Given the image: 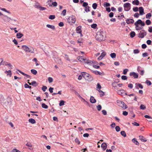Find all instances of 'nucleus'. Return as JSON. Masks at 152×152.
I'll return each instance as SVG.
<instances>
[{"instance_id": "nucleus-7", "label": "nucleus", "mask_w": 152, "mask_h": 152, "mask_svg": "<svg viewBox=\"0 0 152 152\" xmlns=\"http://www.w3.org/2000/svg\"><path fill=\"white\" fill-rule=\"evenodd\" d=\"M67 21L70 24H72L75 23L76 22V19L75 16H70L67 19Z\"/></svg>"}, {"instance_id": "nucleus-41", "label": "nucleus", "mask_w": 152, "mask_h": 152, "mask_svg": "<svg viewBox=\"0 0 152 152\" xmlns=\"http://www.w3.org/2000/svg\"><path fill=\"white\" fill-rule=\"evenodd\" d=\"M97 26V25L96 23L93 24L91 25V27L94 29L96 28Z\"/></svg>"}, {"instance_id": "nucleus-22", "label": "nucleus", "mask_w": 152, "mask_h": 152, "mask_svg": "<svg viewBox=\"0 0 152 152\" xmlns=\"http://www.w3.org/2000/svg\"><path fill=\"white\" fill-rule=\"evenodd\" d=\"M139 137L142 141L146 142L147 141L146 139L143 136L140 135L139 136Z\"/></svg>"}, {"instance_id": "nucleus-5", "label": "nucleus", "mask_w": 152, "mask_h": 152, "mask_svg": "<svg viewBox=\"0 0 152 152\" xmlns=\"http://www.w3.org/2000/svg\"><path fill=\"white\" fill-rule=\"evenodd\" d=\"M82 75L85 79L88 81H91L92 80V77L88 73L82 72Z\"/></svg>"}, {"instance_id": "nucleus-53", "label": "nucleus", "mask_w": 152, "mask_h": 152, "mask_svg": "<svg viewBox=\"0 0 152 152\" xmlns=\"http://www.w3.org/2000/svg\"><path fill=\"white\" fill-rule=\"evenodd\" d=\"M140 108L141 109L144 110L146 108V107L144 105L141 104L140 107Z\"/></svg>"}, {"instance_id": "nucleus-38", "label": "nucleus", "mask_w": 152, "mask_h": 152, "mask_svg": "<svg viewBox=\"0 0 152 152\" xmlns=\"http://www.w3.org/2000/svg\"><path fill=\"white\" fill-rule=\"evenodd\" d=\"M42 108L46 109L48 108V106L45 103L42 104Z\"/></svg>"}, {"instance_id": "nucleus-40", "label": "nucleus", "mask_w": 152, "mask_h": 152, "mask_svg": "<svg viewBox=\"0 0 152 152\" xmlns=\"http://www.w3.org/2000/svg\"><path fill=\"white\" fill-rule=\"evenodd\" d=\"M152 15L150 13H148L146 15V18H149L150 19V17Z\"/></svg>"}, {"instance_id": "nucleus-54", "label": "nucleus", "mask_w": 152, "mask_h": 152, "mask_svg": "<svg viewBox=\"0 0 152 152\" xmlns=\"http://www.w3.org/2000/svg\"><path fill=\"white\" fill-rule=\"evenodd\" d=\"M75 94L80 99H83V98L80 96L79 94L76 91H75Z\"/></svg>"}, {"instance_id": "nucleus-50", "label": "nucleus", "mask_w": 152, "mask_h": 152, "mask_svg": "<svg viewBox=\"0 0 152 152\" xmlns=\"http://www.w3.org/2000/svg\"><path fill=\"white\" fill-rule=\"evenodd\" d=\"M96 108H97L98 110L99 111L101 109L102 106L100 105H99L97 106Z\"/></svg>"}, {"instance_id": "nucleus-23", "label": "nucleus", "mask_w": 152, "mask_h": 152, "mask_svg": "<svg viewBox=\"0 0 152 152\" xmlns=\"http://www.w3.org/2000/svg\"><path fill=\"white\" fill-rule=\"evenodd\" d=\"M91 64H88V65L92 66L94 67V68H96V69H98L99 68V66H97L94 65V63L93 61H91Z\"/></svg>"}, {"instance_id": "nucleus-60", "label": "nucleus", "mask_w": 152, "mask_h": 152, "mask_svg": "<svg viewBox=\"0 0 152 152\" xmlns=\"http://www.w3.org/2000/svg\"><path fill=\"white\" fill-rule=\"evenodd\" d=\"M133 52L134 54H137L139 53L140 51L138 49H135L134 50Z\"/></svg>"}, {"instance_id": "nucleus-55", "label": "nucleus", "mask_w": 152, "mask_h": 152, "mask_svg": "<svg viewBox=\"0 0 152 152\" xmlns=\"http://www.w3.org/2000/svg\"><path fill=\"white\" fill-rule=\"evenodd\" d=\"M145 23L147 25H149L151 23V21L149 20H147L145 21Z\"/></svg>"}, {"instance_id": "nucleus-3", "label": "nucleus", "mask_w": 152, "mask_h": 152, "mask_svg": "<svg viewBox=\"0 0 152 152\" xmlns=\"http://www.w3.org/2000/svg\"><path fill=\"white\" fill-rule=\"evenodd\" d=\"M22 49L26 52L31 53H34V49L32 47L28 48L27 46L23 45H22L21 48Z\"/></svg>"}, {"instance_id": "nucleus-48", "label": "nucleus", "mask_w": 152, "mask_h": 152, "mask_svg": "<svg viewBox=\"0 0 152 152\" xmlns=\"http://www.w3.org/2000/svg\"><path fill=\"white\" fill-rule=\"evenodd\" d=\"M136 86H138V87L141 89H142L143 88V86L140 84L139 83H136L135 84Z\"/></svg>"}, {"instance_id": "nucleus-45", "label": "nucleus", "mask_w": 152, "mask_h": 152, "mask_svg": "<svg viewBox=\"0 0 152 152\" xmlns=\"http://www.w3.org/2000/svg\"><path fill=\"white\" fill-rule=\"evenodd\" d=\"M52 5L53 6V7H56L57 6V3L56 2V1H55V2H52Z\"/></svg>"}, {"instance_id": "nucleus-18", "label": "nucleus", "mask_w": 152, "mask_h": 152, "mask_svg": "<svg viewBox=\"0 0 152 152\" xmlns=\"http://www.w3.org/2000/svg\"><path fill=\"white\" fill-rule=\"evenodd\" d=\"M101 147L103 148V149L104 151L106 149L107 147V145L106 143L105 142L103 143L102 144Z\"/></svg>"}, {"instance_id": "nucleus-1", "label": "nucleus", "mask_w": 152, "mask_h": 152, "mask_svg": "<svg viewBox=\"0 0 152 152\" xmlns=\"http://www.w3.org/2000/svg\"><path fill=\"white\" fill-rule=\"evenodd\" d=\"M105 35L103 31H98L96 35V40L99 41H103L105 39Z\"/></svg>"}, {"instance_id": "nucleus-13", "label": "nucleus", "mask_w": 152, "mask_h": 152, "mask_svg": "<svg viewBox=\"0 0 152 152\" xmlns=\"http://www.w3.org/2000/svg\"><path fill=\"white\" fill-rule=\"evenodd\" d=\"M45 52L46 56L50 58H51L53 56V52L46 51V52Z\"/></svg>"}, {"instance_id": "nucleus-32", "label": "nucleus", "mask_w": 152, "mask_h": 152, "mask_svg": "<svg viewBox=\"0 0 152 152\" xmlns=\"http://www.w3.org/2000/svg\"><path fill=\"white\" fill-rule=\"evenodd\" d=\"M110 56L112 58H115L116 57V54L115 53H111L110 54Z\"/></svg>"}, {"instance_id": "nucleus-31", "label": "nucleus", "mask_w": 152, "mask_h": 152, "mask_svg": "<svg viewBox=\"0 0 152 152\" xmlns=\"http://www.w3.org/2000/svg\"><path fill=\"white\" fill-rule=\"evenodd\" d=\"M132 141L134 142L136 145H138L139 143L137 141L136 139L134 138L132 139Z\"/></svg>"}, {"instance_id": "nucleus-51", "label": "nucleus", "mask_w": 152, "mask_h": 152, "mask_svg": "<svg viewBox=\"0 0 152 152\" xmlns=\"http://www.w3.org/2000/svg\"><path fill=\"white\" fill-rule=\"evenodd\" d=\"M121 79L123 80H126L127 79V77L125 75H123L121 76Z\"/></svg>"}, {"instance_id": "nucleus-10", "label": "nucleus", "mask_w": 152, "mask_h": 152, "mask_svg": "<svg viewBox=\"0 0 152 152\" xmlns=\"http://www.w3.org/2000/svg\"><path fill=\"white\" fill-rule=\"evenodd\" d=\"M147 34V33L144 30L141 31L138 34V37L143 38Z\"/></svg>"}, {"instance_id": "nucleus-59", "label": "nucleus", "mask_w": 152, "mask_h": 152, "mask_svg": "<svg viewBox=\"0 0 152 152\" xmlns=\"http://www.w3.org/2000/svg\"><path fill=\"white\" fill-rule=\"evenodd\" d=\"M144 117L146 118H148L149 119H152V118L151 116H149L148 115H145Z\"/></svg>"}, {"instance_id": "nucleus-4", "label": "nucleus", "mask_w": 152, "mask_h": 152, "mask_svg": "<svg viewBox=\"0 0 152 152\" xmlns=\"http://www.w3.org/2000/svg\"><path fill=\"white\" fill-rule=\"evenodd\" d=\"M1 102L6 106H9L11 104L12 100L9 98H7V99H5L4 98Z\"/></svg>"}, {"instance_id": "nucleus-28", "label": "nucleus", "mask_w": 152, "mask_h": 152, "mask_svg": "<svg viewBox=\"0 0 152 152\" xmlns=\"http://www.w3.org/2000/svg\"><path fill=\"white\" fill-rule=\"evenodd\" d=\"M4 73L6 74H7V75H9L10 77L12 75L11 71L10 70H9V71H5Z\"/></svg>"}, {"instance_id": "nucleus-12", "label": "nucleus", "mask_w": 152, "mask_h": 152, "mask_svg": "<svg viewBox=\"0 0 152 152\" xmlns=\"http://www.w3.org/2000/svg\"><path fill=\"white\" fill-rule=\"evenodd\" d=\"M81 26H79L76 28V31L77 33L80 34V36L81 37H82L83 35L82 34L81 32L82 31L81 29Z\"/></svg>"}, {"instance_id": "nucleus-20", "label": "nucleus", "mask_w": 152, "mask_h": 152, "mask_svg": "<svg viewBox=\"0 0 152 152\" xmlns=\"http://www.w3.org/2000/svg\"><path fill=\"white\" fill-rule=\"evenodd\" d=\"M138 24L135 23L134 25L135 26L136 29L137 30H140L142 29V28L140 27H139Z\"/></svg>"}, {"instance_id": "nucleus-17", "label": "nucleus", "mask_w": 152, "mask_h": 152, "mask_svg": "<svg viewBox=\"0 0 152 152\" xmlns=\"http://www.w3.org/2000/svg\"><path fill=\"white\" fill-rule=\"evenodd\" d=\"M140 14V15H142L144 14V9L142 7H140L139 8Z\"/></svg>"}, {"instance_id": "nucleus-8", "label": "nucleus", "mask_w": 152, "mask_h": 152, "mask_svg": "<svg viewBox=\"0 0 152 152\" xmlns=\"http://www.w3.org/2000/svg\"><path fill=\"white\" fill-rule=\"evenodd\" d=\"M117 103L118 104L119 106L124 109H126L127 108V106L123 101L119 100L117 101Z\"/></svg>"}, {"instance_id": "nucleus-42", "label": "nucleus", "mask_w": 152, "mask_h": 152, "mask_svg": "<svg viewBox=\"0 0 152 152\" xmlns=\"http://www.w3.org/2000/svg\"><path fill=\"white\" fill-rule=\"evenodd\" d=\"M3 58H0V65H4V62L3 61Z\"/></svg>"}, {"instance_id": "nucleus-27", "label": "nucleus", "mask_w": 152, "mask_h": 152, "mask_svg": "<svg viewBox=\"0 0 152 152\" xmlns=\"http://www.w3.org/2000/svg\"><path fill=\"white\" fill-rule=\"evenodd\" d=\"M23 36V34L21 33H18L16 34V37L18 38H20Z\"/></svg>"}, {"instance_id": "nucleus-9", "label": "nucleus", "mask_w": 152, "mask_h": 152, "mask_svg": "<svg viewBox=\"0 0 152 152\" xmlns=\"http://www.w3.org/2000/svg\"><path fill=\"white\" fill-rule=\"evenodd\" d=\"M124 10L128 11L131 9V4L129 3H126L124 4Z\"/></svg>"}, {"instance_id": "nucleus-21", "label": "nucleus", "mask_w": 152, "mask_h": 152, "mask_svg": "<svg viewBox=\"0 0 152 152\" xmlns=\"http://www.w3.org/2000/svg\"><path fill=\"white\" fill-rule=\"evenodd\" d=\"M126 22L128 24L131 23H133L134 22V20L132 19H127L126 20Z\"/></svg>"}, {"instance_id": "nucleus-43", "label": "nucleus", "mask_w": 152, "mask_h": 152, "mask_svg": "<svg viewBox=\"0 0 152 152\" xmlns=\"http://www.w3.org/2000/svg\"><path fill=\"white\" fill-rule=\"evenodd\" d=\"M66 10L65 9L64 10L62 11V13H61V14L63 15V16H64L66 14Z\"/></svg>"}, {"instance_id": "nucleus-26", "label": "nucleus", "mask_w": 152, "mask_h": 152, "mask_svg": "<svg viewBox=\"0 0 152 152\" xmlns=\"http://www.w3.org/2000/svg\"><path fill=\"white\" fill-rule=\"evenodd\" d=\"M132 3L134 5H138L139 4V2L138 0H134L132 1Z\"/></svg>"}, {"instance_id": "nucleus-19", "label": "nucleus", "mask_w": 152, "mask_h": 152, "mask_svg": "<svg viewBox=\"0 0 152 152\" xmlns=\"http://www.w3.org/2000/svg\"><path fill=\"white\" fill-rule=\"evenodd\" d=\"M90 102L91 103H94L96 102V100L93 96H91L90 99Z\"/></svg>"}, {"instance_id": "nucleus-56", "label": "nucleus", "mask_w": 152, "mask_h": 152, "mask_svg": "<svg viewBox=\"0 0 152 152\" xmlns=\"http://www.w3.org/2000/svg\"><path fill=\"white\" fill-rule=\"evenodd\" d=\"M116 131L117 132H119L120 131V128L119 126H117L115 128Z\"/></svg>"}, {"instance_id": "nucleus-47", "label": "nucleus", "mask_w": 152, "mask_h": 152, "mask_svg": "<svg viewBox=\"0 0 152 152\" xmlns=\"http://www.w3.org/2000/svg\"><path fill=\"white\" fill-rule=\"evenodd\" d=\"M85 10L86 12H88L90 11L89 7L88 6L85 7Z\"/></svg>"}, {"instance_id": "nucleus-16", "label": "nucleus", "mask_w": 152, "mask_h": 152, "mask_svg": "<svg viewBox=\"0 0 152 152\" xmlns=\"http://www.w3.org/2000/svg\"><path fill=\"white\" fill-rule=\"evenodd\" d=\"M106 54L105 52H102L100 56L98 58V60H101L106 55Z\"/></svg>"}, {"instance_id": "nucleus-33", "label": "nucleus", "mask_w": 152, "mask_h": 152, "mask_svg": "<svg viewBox=\"0 0 152 152\" xmlns=\"http://www.w3.org/2000/svg\"><path fill=\"white\" fill-rule=\"evenodd\" d=\"M124 90H119L117 91V93L119 95H121L124 93Z\"/></svg>"}, {"instance_id": "nucleus-6", "label": "nucleus", "mask_w": 152, "mask_h": 152, "mask_svg": "<svg viewBox=\"0 0 152 152\" xmlns=\"http://www.w3.org/2000/svg\"><path fill=\"white\" fill-rule=\"evenodd\" d=\"M78 60L82 62L85 63L88 65L92 63L91 61L87 60L82 56L79 57Z\"/></svg>"}, {"instance_id": "nucleus-30", "label": "nucleus", "mask_w": 152, "mask_h": 152, "mask_svg": "<svg viewBox=\"0 0 152 152\" xmlns=\"http://www.w3.org/2000/svg\"><path fill=\"white\" fill-rule=\"evenodd\" d=\"M29 85H32V86H36L37 85V84L36 82L35 81H33L31 83H29Z\"/></svg>"}, {"instance_id": "nucleus-2", "label": "nucleus", "mask_w": 152, "mask_h": 152, "mask_svg": "<svg viewBox=\"0 0 152 152\" xmlns=\"http://www.w3.org/2000/svg\"><path fill=\"white\" fill-rule=\"evenodd\" d=\"M1 18L3 21L5 23H10L11 21L13 22L12 23V24L14 25H15L13 22L16 21V19H12L6 15H3Z\"/></svg>"}, {"instance_id": "nucleus-64", "label": "nucleus", "mask_w": 152, "mask_h": 152, "mask_svg": "<svg viewBox=\"0 0 152 152\" xmlns=\"http://www.w3.org/2000/svg\"><path fill=\"white\" fill-rule=\"evenodd\" d=\"M102 113L104 115H106L107 114V111L105 110H103L102 111Z\"/></svg>"}, {"instance_id": "nucleus-52", "label": "nucleus", "mask_w": 152, "mask_h": 152, "mask_svg": "<svg viewBox=\"0 0 152 152\" xmlns=\"http://www.w3.org/2000/svg\"><path fill=\"white\" fill-rule=\"evenodd\" d=\"M48 80L49 83L52 82L53 80V78L51 77H49Z\"/></svg>"}, {"instance_id": "nucleus-61", "label": "nucleus", "mask_w": 152, "mask_h": 152, "mask_svg": "<svg viewBox=\"0 0 152 152\" xmlns=\"http://www.w3.org/2000/svg\"><path fill=\"white\" fill-rule=\"evenodd\" d=\"M128 71V69H124V70H123V74L124 75H126L127 72Z\"/></svg>"}, {"instance_id": "nucleus-63", "label": "nucleus", "mask_w": 152, "mask_h": 152, "mask_svg": "<svg viewBox=\"0 0 152 152\" xmlns=\"http://www.w3.org/2000/svg\"><path fill=\"white\" fill-rule=\"evenodd\" d=\"M133 10L134 11L137 12L138 11V8L137 7H135L133 8Z\"/></svg>"}, {"instance_id": "nucleus-15", "label": "nucleus", "mask_w": 152, "mask_h": 152, "mask_svg": "<svg viewBox=\"0 0 152 152\" xmlns=\"http://www.w3.org/2000/svg\"><path fill=\"white\" fill-rule=\"evenodd\" d=\"M135 23L138 24H140L141 26H144L145 25V23L140 19L138 20Z\"/></svg>"}, {"instance_id": "nucleus-11", "label": "nucleus", "mask_w": 152, "mask_h": 152, "mask_svg": "<svg viewBox=\"0 0 152 152\" xmlns=\"http://www.w3.org/2000/svg\"><path fill=\"white\" fill-rule=\"evenodd\" d=\"M35 7L39 9L40 10H46V8L45 7H42L41 6L38 4H36L35 6Z\"/></svg>"}, {"instance_id": "nucleus-14", "label": "nucleus", "mask_w": 152, "mask_h": 152, "mask_svg": "<svg viewBox=\"0 0 152 152\" xmlns=\"http://www.w3.org/2000/svg\"><path fill=\"white\" fill-rule=\"evenodd\" d=\"M129 75L130 76H133L135 78H137L138 77V74L134 72H131L130 73Z\"/></svg>"}, {"instance_id": "nucleus-34", "label": "nucleus", "mask_w": 152, "mask_h": 152, "mask_svg": "<svg viewBox=\"0 0 152 152\" xmlns=\"http://www.w3.org/2000/svg\"><path fill=\"white\" fill-rule=\"evenodd\" d=\"M121 134L124 136V137H126V134L125 132L124 131H122L121 132Z\"/></svg>"}, {"instance_id": "nucleus-24", "label": "nucleus", "mask_w": 152, "mask_h": 152, "mask_svg": "<svg viewBox=\"0 0 152 152\" xmlns=\"http://www.w3.org/2000/svg\"><path fill=\"white\" fill-rule=\"evenodd\" d=\"M46 26L47 27L50 28L53 30H55V26L53 25L47 24L46 25Z\"/></svg>"}, {"instance_id": "nucleus-57", "label": "nucleus", "mask_w": 152, "mask_h": 152, "mask_svg": "<svg viewBox=\"0 0 152 152\" xmlns=\"http://www.w3.org/2000/svg\"><path fill=\"white\" fill-rule=\"evenodd\" d=\"M47 89V87L45 86H43L42 88V90L43 91H45Z\"/></svg>"}, {"instance_id": "nucleus-29", "label": "nucleus", "mask_w": 152, "mask_h": 152, "mask_svg": "<svg viewBox=\"0 0 152 152\" xmlns=\"http://www.w3.org/2000/svg\"><path fill=\"white\" fill-rule=\"evenodd\" d=\"M28 121L32 124H34L36 123V121L33 118H30L28 120Z\"/></svg>"}, {"instance_id": "nucleus-62", "label": "nucleus", "mask_w": 152, "mask_h": 152, "mask_svg": "<svg viewBox=\"0 0 152 152\" xmlns=\"http://www.w3.org/2000/svg\"><path fill=\"white\" fill-rule=\"evenodd\" d=\"M132 124L133 125L135 126H139V124L138 123H137L135 122H134L133 123H132Z\"/></svg>"}, {"instance_id": "nucleus-36", "label": "nucleus", "mask_w": 152, "mask_h": 152, "mask_svg": "<svg viewBox=\"0 0 152 152\" xmlns=\"http://www.w3.org/2000/svg\"><path fill=\"white\" fill-rule=\"evenodd\" d=\"M31 72L34 75H36L37 73V71L34 69H31Z\"/></svg>"}, {"instance_id": "nucleus-58", "label": "nucleus", "mask_w": 152, "mask_h": 152, "mask_svg": "<svg viewBox=\"0 0 152 152\" xmlns=\"http://www.w3.org/2000/svg\"><path fill=\"white\" fill-rule=\"evenodd\" d=\"M75 142L77 143L78 144H80V142L79 140V139L77 138H76L75 140Z\"/></svg>"}, {"instance_id": "nucleus-25", "label": "nucleus", "mask_w": 152, "mask_h": 152, "mask_svg": "<svg viewBox=\"0 0 152 152\" xmlns=\"http://www.w3.org/2000/svg\"><path fill=\"white\" fill-rule=\"evenodd\" d=\"M96 90L98 91L99 93H100V96L101 97L104 95V93L102 91L98 90L97 89H96Z\"/></svg>"}, {"instance_id": "nucleus-49", "label": "nucleus", "mask_w": 152, "mask_h": 152, "mask_svg": "<svg viewBox=\"0 0 152 152\" xmlns=\"http://www.w3.org/2000/svg\"><path fill=\"white\" fill-rule=\"evenodd\" d=\"M145 83L148 86H150L151 84V82L148 80H147L146 81Z\"/></svg>"}, {"instance_id": "nucleus-35", "label": "nucleus", "mask_w": 152, "mask_h": 152, "mask_svg": "<svg viewBox=\"0 0 152 152\" xmlns=\"http://www.w3.org/2000/svg\"><path fill=\"white\" fill-rule=\"evenodd\" d=\"M130 37L132 38L134 37L135 35V33L134 31H132L130 33Z\"/></svg>"}, {"instance_id": "nucleus-39", "label": "nucleus", "mask_w": 152, "mask_h": 152, "mask_svg": "<svg viewBox=\"0 0 152 152\" xmlns=\"http://www.w3.org/2000/svg\"><path fill=\"white\" fill-rule=\"evenodd\" d=\"M56 18L55 16L53 15H50L49 16V19L51 20H53L54 19Z\"/></svg>"}, {"instance_id": "nucleus-37", "label": "nucleus", "mask_w": 152, "mask_h": 152, "mask_svg": "<svg viewBox=\"0 0 152 152\" xmlns=\"http://www.w3.org/2000/svg\"><path fill=\"white\" fill-rule=\"evenodd\" d=\"M0 9L3 11H4L7 13H9V14H10L11 13L9 11L7 10L5 8H0Z\"/></svg>"}, {"instance_id": "nucleus-46", "label": "nucleus", "mask_w": 152, "mask_h": 152, "mask_svg": "<svg viewBox=\"0 0 152 152\" xmlns=\"http://www.w3.org/2000/svg\"><path fill=\"white\" fill-rule=\"evenodd\" d=\"M97 6V4L96 3H94L92 4V7L94 9H96V8Z\"/></svg>"}, {"instance_id": "nucleus-44", "label": "nucleus", "mask_w": 152, "mask_h": 152, "mask_svg": "<svg viewBox=\"0 0 152 152\" xmlns=\"http://www.w3.org/2000/svg\"><path fill=\"white\" fill-rule=\"evenodd\" d=\"M64 101L63 100H61L59 103V105L60 106L64 105Z\"/></svg>"}]
</instances>
